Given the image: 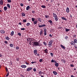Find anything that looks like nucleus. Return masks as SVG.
Returning <instances> with one entry per match:
<instances>
[{
	"instance_id": "1",
	"label": "nucleus",
	"mask_w": 77,
	"mask_h": 77,
	"mask_svg": "<svg viewBox=\"0 0 77 77\" xmlns=\"http://www.w3.org/2000/svg\"><path fill=\"white\" fill-rule=\"evenodd\" d=\"M33 46L35 47V46H41V45L39 44V43L38 42H33Z\"/></svg>"
},
{
	"instance_id": "2",
	"label": "nucleus",
	"mask_w": 77,
	"mask_h": 77,
	"mask_svg": "<svg viewBox=\"0 0 77 77\" xmlns=\"http://www.w3.org/2000/svg\"><path fill=\"white\" fill-rule=\"evenodd\" d=\"M53 14L54 15V17L55 20L56 21H57L58 19V17L57 16L56 14L54 13H53Z\"/></svg>"
},
{
	"instance_id": "3",
	"label": "nucleus",
	"mask_w": 77,
	"mask_h": 77,
	"mask_svg": "<svg viewBox=\"0 0 77 77\" xmlns=\"http://www.w3.org/2000/svg\"><path fill=\"white\" fill-rule=\"evenodd\" d=\"M53 40H51L48 43V45H49V47L50 48L51 47V46L52 44V42H53Z\"/></svg>"
},
{
	"instance_id": "4",
	"label": "nucleus",
	"mask_w": 77,
	"mask_h": 77,
	"mask_svg": "<svg viewBox=\"0 0 77 77\" xmlns=\"http://www.w3.org/2000/svg\"><path fill=\"white\" fill-rule=\"evenodd\" d=\"M43 29L44 31V32L45 36H46L47 35V29H46V28H45V29Z\"/></svg>"
},
{
	"instance_id": "5",
	"label": "nucleus",
	"mask_w": 77,
	"mask_h": 77,
	"mask_svg": "<svg viewBox=\"0 0 77 77\" xmlns=\"http://www.w3.org/2000/svg\"><path fill=\"white\" fill-rule=\"evenodd\" d=\"M39 28H42L44 27H47V25L45 24L42 25H39L38 26Z\"/></svg>"
},
{
	"instance_id": "6",
	"label": "nucleus",
	"mask_w": 77,
	"mask_h": 77,
	"mask_svg": "<svg viewBox=\"0 0 77 77\" xmlns=\"http://www.w3.org/2000/svg\"><path fill=\"white\" fill-rule=\"evenodd\" d=\"M42 51H43V52H44V53H45V54H48V50L47 49H45L43 50H42Z\"/></svg>"
},
{
	"instance_id": "7",
	"label": "nucleus",
	"mask_w": 77,
	"mask_h": 77,
	"mask_svg": "<svg viewBox=\"0 0 77 77\" xmlns=\"http://www.w3.org/2000/svg\"><path fill=\"white\" fill-rule=\"evenodd\" d=\"M70 45H75V43L73 41H72L70 42Z\"/></svg>"
},
{
	"instance_id": "8",
	"label": "nucleus",
	"mask_w": 77,
	"mask_h": 77,
	"mask_svg": "<svg viewBox=\"0 0 77 77\" xmlns=\"http://www.w3.org/2000/svg\"><path fill=\"white\" fill-rule=\"evenodd\" d=\"M32 69H33V68L32 67H29L28 68H27V69H26V71H29L30 70H32Z\"/></svg>"
},
{
	"instance_id": "9",
	"label": "nucleus",
	"mask_w": 77,
	"mask_h": 77,
	"mask_svg": "<svg viewBox=\"0 0 77 77\" xmlns=\"http://www.w3.org/2000/svg\"><path fill=\"white\" fill-rule=\"evenodd\" d=\"M48 22L49 23L50 25H53V22H52V21L51 20H49V21H48Z\"/></svg>"
},
{
	"instance_id": "10",
	"label": "nucleus",
	"mask_w": 77,
	"mask_h": 77,
	"mask_svg": "<svg viewBox=\"0 0 77 77\" xmlns=\"http://www.w3.org/2000/svg\"><path fill=\"white\" fill-rule=\"evenodd\" d=\"M21 67L22 68H26L27 67V66L26 65H21Z\"/></svg>"
},
{
	"instance_id": "11",
	"label": "nucleus",
	"mask_w": 77,
	"mask_h": 77,
	"mask_svg": "<svg viewBox=\"0 0 77 77\" xmlns=\"http://www.w3.org/2000/svg\"><path fill=\"white\" fill-rule=\"evenodd\" d=\"M59 64L58 63H55L54 65L56 66V67H58L59 66Z\"/></svg>"
},
{
	"instance_id": "12",
	"label": "nucleus",
	"mask_w": 77,
	"mask_h": 77,
	"mask_svg": "<svg viewBox=\"0 0 77 77\" xmlns=\"http://www.w3.org/2000/svg\"><path fill=\"white\" fill-rule=\"evenodd\" d=\"M3 0H1L0 1V5H3Z\"/></svg>"
},
{
	"instance_id": "13",
	"label": "nucleus",
	"mask_w": 77,
	"mask_h": 77,
	"mask_svg": "<svg viewBox=\"0 0 77 77\" xmlns=\"http://www.w3.org/2000/svg\"><path fill=\"white\" fill-rule=\"evenodd\" d=\"M66 12L67 13H69V7H67L66 8Z\"/></svg>"
},
{
	"instance_id": "14",
	"label": "nucleus",
	"mask_w": 77,
	"mask_h": 77,
	"mask_svg": "<svg viewBox=\"0 0 77 77\" xmlns=\"http://www.w3.org/2000/svg\"><path fill=\"white\" fill-rule=\"evenodd\" d=\"M0 32L1 33H2V34H4V33H5V31L4 30H0Z\"/></svg>"
},
{
	"instance_id": "15",
	"label": "nucleus",
	"mask_w": 77,
	"mask_h": 77,
	"mask_svg": "<svg viewBox=\"0 0 77 77\" xmlns=\"http://www.w3.org/2000/svg\"><path fill=\"white\" fill-rule=\"evenodd\" d=\"M34 53L35 54V55H36L37 54V50H35L34 51Z\"/></svg>"
},
{
	"instance_id": "16",
	"label": "nucleus",
	"mask_w": 77,
	"mask_h": 77,
	"mask_svg": "<svg viewBox=\"0 0 77 77\" xmlns=\"http://www.w3.org/2000/svg\"><path fill=\"white\" fill-rule=\"evenodd\" d=\"M53 73L55 75H57V73L55 71H53Z\"/></svg>"
},
{
	"instance_id": "17",
	"label": "nucleus",
	"mask_w": 77,
	"mask_h": 77,
	"mask_svg": "<svg viewBox=\"0 0 77 77\" xmlns=\"http://www.w3.org/2000/svg\"><path fill=\"white\" fill-rule=\"evenodd\" d=\"M60 46L61 47V48L63 49H65V48L62 45H60Z\"/></svg>"
},
{
	"instance_id": "18",
	"label": "nucleus",
	"mask_w": 77,
	"mask_h": 77,
	"mask_svg": "<svg viewBox=\"0 0 77 77\" xmlns=\"http://www.w3.org/2000/svg\"><path fill=\"white\" fill-rule=\"evenodd\" d=\"M30 8H30V6H28L27 7L26 10L27 11H28L30 9Z\"/></svg>"
},
{
	"instance_id": "19",
	"label": "nucleus",
	"mask_w": 77,
	"mask_h": 77,
	"mask_svg": "<svg viewBox=\"0 0 77 77\" xmlns=\"http://www.w3.org/2000/svg\"><path fill=\"white\" fill-rule=\"evenodd\" d=\"M51 62L52 63H57V61H55V60H53V59H52V60H51Z\"/></svg>"
},
{
	"instance_id": "20",
	"label": "nucleus",
	"mask_w": 77,
	"mask_h": 77,
	"mask_svg": "<svg viewBox=\"0 0 77 77\" xmlns=\"http://www.w3.org/2000/svg\"><path fill=\"white\" fill-rule=\"evenodd\" d=\"M61 61H62V62L64 63H65L66 62V61L64 60V59H62Z\"/></svg>"
},
{
	"instance_id": "21",
	"label": "nucleus",
	"mask_w": 77,
	"mask_h": 77,
	"mask_svg": "<svg viewBox=\"0 0 77 77\" xmlns=\"http://www.w3.org/2000/svg\"><path fill=\"white\" fill-rule=\"evenodd\" d=\"M29 41H35V40L33 38H30L29 39Z\"/></svg>"
},
{
	"instance_id": "22",
	"label": "nucleus",
	"mask_w": 77,
	"mask_h": 77,
	"mask_svg": "<svg viewBox=\"0 0 77 77\" xmlns=\"http://www.w3.org/2000/svg\"><path fill=\"white\" fill-rule=\"evenodd\" d=\"M7 9H8V8L7 7H4V9L5 11H7Z\"/></svg>"
},
{
	"instance_id": "23",
	"label": "nucleus",
	"mask_w": 77,
	"mask_h": 77,
	"mask_svg": "<svg viewBox=\"0 0 77 77\" xmlns=\"http://www.w3.org/2000/svg\"><path fill=\"white\" fill-rule=\"evenodd\" d=\"M38 21L37 20H35L33 22V24L34 25L36 24L37 23Z\"/></svg>"
},
{
	"instance_id": "24",
	"label": "nucleus",
	"mask_w": 77,
	"mask_h": 77,
	"mask_svg": "<svg viewBox=\"0 0 77 77\" xmlns=\"http://www.w3.org/2000/svg\"><path fill=\"white\" fill-rule=\"evenodd\" d=\"M61 19H62L63 20H65V21H67V19L66 18H65L64 17H61Z\"/></svg>"
},
{
	"instance_id": "25",
	"label": "nucleus",
	"mask_w": 77,
	"mask_h": 77,
	"mask_svg": "<svg viewBox=\"0 0 77 77\" xmlns=\"http://www.w3.org/2000/svg\"><path fill=\"white\" fill-rule=\"evenodd\" d=\"M21 14H22V16H23V17L25 16V15H26L23 12H22Z\"/></svg>"
},
{
	"instance_id": "26",
	"label": "nucleus",
	"mask_w": 77,
	"mask_h": 77,
	"mask_svg": "<svg viewBox=\"0 0 77 77\" xmlns=\"http://www.w3.org/2000/svg\"><path fill=\"white\" fill-rule=\"evenodd\" d=\"M40 35L43 34V31H42V30H41V31H40Z\"/></svg>"
},
{
	"instance_id": "27",
	"label": "nucleus",
	"mask_w": 77,
	"mask_h": 77,
	"mask_svg": "<svg viewBox=\"0 0 77 77\" xmlns=\"http://www.w3.org/2000/svg\"><path fill=\"white\" fill-rule=\"evenodd\" d=\"M14 34V31H12V32H11V35L13 36Z\"/></svg>"
},
{
	"instance_id": "28",
	"label": "nucleus",
	"mask_w": 77,
	"mask_h": 77,
	"mask_svg": "<svg viewBox=\"0 0 77 77\" xmlns=\"http://www.w3.org/2000/svg\"><path fill=\"white\" fill-rule=\"evenodd\" d=\"M74 42H75V43H77V39H75L74 40Z\"/></svg>"
},
{
	"instance_id": "29",
	"label": "nucleus",
	"mask_w": 77,
	"mask_h": 77,
	"mask_svg": "<svg viewBox=\"0 0 77 77\" xmlns=\"http://www.w3.org/2000/svg\"><path fill=\"white\" fill-rule=\"evenodd\" d=\"M42 71H40L38 72V74L39 75H41L42 74Z\"/></svg>"
},
{
	"instance_id": "30",
	"label": "nucleus",
	"mask_w": 77,
	"mask_h": 77,
	"mask_svg": "<svg viewBox=\"0 0 77 77\" xmlns=\"http://www.w3.org/2000/svg\"><path fill=\"white\" fill-rule=\"evenodd\" d=\"M5 39H6L9 40V37H5Z\"/></svg>"
},
{
	"instance_id": "31",
	"label": "nucleus",
	"mask_w": 77,
	"mask_h": 77,
	"mask_svg": "<svg viewBox=\"0 0 77 77\" xmlns=\"http://www.w3.org/2000/svg\"><path fill=\"white\" fill-rule=\"evenodd\" d=\"M7 7H8V8H10V4H7Z\"/></svg>"
},
{
	"instance_id": "32",
	"label": "nucleus",
	"mask_w": 77,
	"mask_h": 77,
	"mask_svg": "<svg viewBox=\"0 0 77 77\" xmlns=\"http://www.w3.org/2000/svg\"><path fill=\"white\" fill-rule=\"evenodd\" d=\"M41 7V8H46L45 6H44V5H42Z\"/></svg>"
},
{
	"instance_id": "33",
	"label": "nucleus",
	"mask_w": 77,
	"mask_h": 77,
	"mask_svg": "<svg viewBox=\"0 0 77 77\" xmlns=\"http://www.w3.org/2000/svg\"><path fill=\"white\" fill-rule=\"evenodd\" d=\"M69 31H70V29H66V32H69Z\"/></svg>"
},
{
	"instance_id": "34",
	"label": "nucleus",
	"mask_w": 77,
	"mask_h": 77,
	"mask_svg": "<svg viewBox=\"0 0 77 77\" xmlns=\"http://www.w3.org/2000/svg\"><path fill=\"white\" fill-rule=\"evenodd\" d=\"M38 21H40V22H42V19L39 18H38Z\"/></svg>"
},
{
	"instance_id": "35",
	"label": "nucleus",
	"mask_w": 77,
	"mask_h": 77,
	"mask_svg": "<svg viewBox=\"0 0 77 77\" xmlns=\"http://www.w3.org/2000/svg\"><path fill=\"white\" fill-rule=\"evenodd\" d=\"M18 33L17 35H19L20 36H21V33L20 32H17Z\"/></svg>"
},
{
	"instance_id": "36",
	"label": "nucleus",
	"mask_w": 77,
	"mask_h": 77,
	"mask_svg": "<svg viewBox=\"0 0 77 77\" xmlns=\"http://www.w3.org/2000/svg\"><path fill=\"white\" fill-rule=\"evenodd\" d=\"M30 25V23H27L26 25L27 26H29Z\"/></svg>"
},
{
	"instance_id": "37",
	"label": "nucleus",
	"mask_w": 77,
	"mask_h": 77,
	"mask_svg": "<svg viewBox=\"0 0 77 77\" xmlns=\"http://www.w3.org/2000/svg\"><path fill=\"white\" fill-rule=\"evenodd\" d=\"M70 66L71 67H74V65H73V64H70Z\"/></svg>"
},
{
	"instance_id": "38",
	"label": "nucleus",
	"mask_w": 77,
	"mask_h": 77,
	"mask_svg": "<svg viewBox=\"0 0 77 77\" xmlns=\"http://www.w3.org/2000/svg\"><path fill=\"white\" fill-rule=\"evenodd\" d=\"M45 17L46 18H48L49 17V16L48 15H45Z\"/></svg>"
},
{
	"instance_id": "39",
	"label": "nucleus",
	"mask_w": 77,
	"mask_h": 77,
	"mask_svg": "<svg viewBox=\"0 0 77 77\" xmlns=\"http://www.w3.org/2000/svg\"><path fill=\"white\" fill-rule=\"evenodd\" d=\"M9 46L11 47H13V44H11L9 45Z\"/></svg>"
},
{
	"instance_id": "40",
	"label": "nucleus",
	"mask_w": 77,
	"mask_h": 77,
	"mask_svg": "<svg viewBox=\"0 0 77 77\" xmlns=\"http://www.w3.org/2000/svg\"><path fill=\"white\" fill-rule=\"evenodd\" d=\"M50 55H51V57H53V54L52 53H50Z\"/></svg>"
},
{
	"instance_id": "41",
	"label": "nucleus",
	"mask_w": 77,
	"mask_h": 77,
	"mask_svg": "<svg viewBox=\"0 0 77 77\" xmlns=\"http://www.w3.org/2000/svg\"><path fill=\"white\" fill-rule=\"evenodd\" d=\"M44 45H45L47 46V43H46L45 42H43Z\"/></svg>"
},
{
	"instance_id": "42",
	"label": "nucleus",
	"mask_w": 77,
	"mask_h": 77,
	"mask_svg": "<svg viewBox=\"0 0 77 77\" xmlns=\"http://www.w3.org/2000/svg\"><path fill=\"white\" fill-rule=\"evenodd\" d=\"M25 63H26V64L27 65H30L31 64V63H28L27 62H25Z\"/></svg>"
},
{
	"instance_id": "43",
	"label": "nucleus",
	"mask_w": 77,
	"mask_h": 77,
	"mask_svg": "<svg viewBox=\"0 0 77 77\" xmlns=\"http://www.w3.org/2000/svg\"><path fill=\"white\" fill-rule=\"evenodd\" d=\"M19 49H20L19 47H16V49H17V50H19Z\"/></svg>"
},
{
	"instance_id": "44",
	"label": "nucleus",
	"mask_w": 77,
	"mask_h": 77,
	"mask_svg": "<svg viewBox=\"0 0 77 77\" xmlns=\"http://www.w3.org/2000/svg\"><path fill=\"white\" fill-rule=\"evenodd\" d=\"M42 60H43V59H40L39 60V62H42Z\"/></svg>"
},
{
	"instance_id": "45",
	"label": "nucleus",
	"mask_w": 77,
	"mask_h": 77,
	"mask_svg": "<svg viewBox=\"0 0 77 77\" xmlns=\"http://www.w3.org/2000/svg\"><path fill=\"white\" fill-rule=\"evenodd\" d=\"M68 38V37L67 36H66L65 37V39H66Z\"/></svg>"
},
{
	"instance_id": "46",
	"label": "nucleus",
	"mask_w": 77,
	"mask_h": 77,
	"mask_svg": "<svg viewBox=\"0 0 77 77\" xmlns=\"http://www.w3.org/2000/svg\"><path fill=\"white\" fill-rule=\"evenodd\" d=\"M5 69H6V72H9V71H8V68H7V67H5Z\"/></svg>"
},
{
	"instance_id": "47",
	"label": "nucleus",
	"mask_w": 77,
	"mask_h": 77,
	"mask_svg": "<svg viewBox=\"0 0 77 77\" xmlns=\"http://www.w3.org/2000/svg\"><path fill=\"white\" fill-rule=\"evenodd\" d=\"M7 2L9 3H11V0H7Z\"/></svg>"
},
{
	"instance_id": "48",
	"label": "nucleus",
	"mask_w": 77,
	"mask_h": 77,
	"mask_svg": "<svg viewBox=\"0 0 77 77\" xmlns=\"http://www.w3.org/2000/svg\"><path fill=\"white\" fill-rule=\"evenodd\" d=\"M20 5L21 7H23V4L22 3H20Z\"/></svg>"
},
{
	"instance_id": "49",
	"label": "nucleus",
	"mask_w": 77,
	"mask_h": 77,
	"mask_svg": "<svg viewBox=\"0 0 77 77\" xmlns=\"http://www.w3.org/2000/svg\"><path fill=\"white\" fill-rule=\"evenodd\" d=\"M23 22L24 23H26V20H23Z\"/></svg>"
},
{
	"instance_id": "50",
	"label": "nucleus",
	"mask_w": 77,
	"mask_h": 77,
	"mask_svg": "<svg viewBox=\"0 0 77 77\" xmlns=\"http://www.w3.org/2000/svg\"><path fill=\"white\" fill-rule=\"evenodd\" d=\"M32 22H34L35 21V19L34 18H32Z\"/></svg>"
},
{
	"instance_id": "51",
	"label": "nucleus",
	"mask_w": 77,
	"mask_h": 77,
	"mask_svg": "<svg viewBox=\"0 0 77 77\" xmlns=\"http://www.w3.org/2000/svg\"><path fill=\"white\" fill-rule=\"evenodd\" d=\"M21 30H25V29L24 28H21Z\"/></svg>"
},
{
	"instance_id": "52",
	"label": "nucleus",
	"mask_w": 77,
	"mask_h": 77,
	"mask_svg": "<svg viewBox=\"0 0 77 77\" xmlns=\"http://www.w3.org/2000/svg\"><path fill=\"white\" fill-rule=\"evenodd\" d=\"M73 36L74 38H75V37H76V35L75 34H74Z\"/></svg>"
},
{
	"instance_id": "53",
	"label": "nucleus",
	"mask_w": 77,
	"mask_h": 77,
	"mask_svg": "<svg viewBox=\"0 0 77 77\" xmlns=\"http://www.w3.org/2000/svg\"><path fill=\"white\" fill-rule=\"evenodd\" d=\"M9 75V72H8V73H7V75H6V77L8 76Z\"/></svg>"
},
{
	"instance_id": "54",
	"label": "nucleus",
	"mask_w": 77,
	"mask_h": 77,
	"mask_svg": "<svg viewBox=\"0 0 77 77\" xmlns=\"http://www.w3.org/2000/svg\"><path fill=\"white\" fill-rule=\"evenodd\" d=\"M5 44H8V42L7 41H5Z\"/></svg>"
},
{
	"instance_id": "55",
	"label": "nucleus",
	"mask_w": 77,
	"mask_h": 77,
	"mask_svg": "<svg viewBox=\"0 0 77 77\" xmlns=\"http://www.w3.org/2000/svg\"><path fill=\"white\" fill-rule=\"evenodd\" d=\"M37 54V56L40 57V54H38L37 53V54Z\"/></svg>"
},
{
	"instance_id": "56",
	"label": "nucleus",
	"mask_w": 77,
	"mask_h": 77,
	"mask_svg": "<svg viewBox=\"0 0 77 77\" xmlns=\"http://www.w3.org/2000/svg\"><path fill=\"white\" fill-rule=\"evenodd\" d=\"M31 63H32V64H33L34 63H36V62H32Z\"/></svg>"
},
{
	"instance_id": "57",
	"label": "nucleus",
	"mask_w": 77,
	"mask_h": 77,
	"mask_svg": "<svg viewBox=\"0 0 77 77\" xmlns=\"http://www.w3.org/2000/svg\"><path fill=\"white\" fill-rule=\"evenodd\" d=\"M33 71L34 72H35L36 71V69L35 68H34L33 69Z\"/></svg>"
},
{
	"instance_id": "58",
	"label": "nucleus",
	"mask_w": 77,
	"mask_h": 77,
	"mask_svg": "<svg viewBox=\"0 0 77 77\" xmlns=\"http://www.w3.org/2000/svg\"><path fill=\"white\" fill-rule=\"evenodd\" d=\"M49 36L51 37H52V35L51 34H49Z\"/></svg>"
},
{
	"instance_id": "59",
	"label": "nucleus",
	"mask_w": 77,
	"mask_h": 77,
	"mask_svg": "<svg viewBox=\"0 0 77 77\" xmlns=\"http://www.w3.org/2000/svg\"><path fill=\"white\" fill-rule=\"evenodd\" d=\"M2 57V54H1L0 53V57Z\"/></svg>"
},
{
	"instance_id": "60",
	"label": "nucleus",
	"mask_w": 77,
	"mask_h": 77,
	"mask_svg": "<svg viewBox=\"0 0 77 77\" xmlns=\"http://www.w3.org/2000/svg\"><path fill=\"white\" fill-rule=\"evenodd\" d=\"M30 38H27L26 39H27V41H29V39H30Z\"/></svg>"
},
{
	"instance_id": "61",
	"label": "nucleus",
	"mask_w": 77,
	"mask_h": 77,
	"mask_svg": "<svg viewBox=\"0 0 77 77\" xmlns=\"http://www.w3.org/2000/svg\"><path fill=\"white\" fill-rule=\"evenodd\" d=\"M32 14H34V13H35V11H32Z\"/></svg>"
},
{
	"instance_id": "62",
	"label": "nucleus",
	"mask_w": 77,
	"mask_h": 77,
	"mask_svg": "<svg viewBox=\"0 0 77 77\" xmlns=\"http://www.w3.org/2000/svg\"><path fill=\"white\" fill-rule=\"evenodd\" d=\"M70 17L71 18H72V16L71 15V14L70 15Z\"/></svg>"
},
{
	"instance_id": "63",
	"label": "nucleus",
	"mask_w": 77,
	"mask_h": 77,
	"mask_svg": "<svg viewBox=\"0 0 77 77\" xmlns=\"http://www.w3.org/2000/svg\"><path fill=\"white\" fill-rule=\"evenodd\" d=\"M75 48H77V47L76 46H75Z\"/></svg>"
},
{
	"instance_id": "64",
	"label": "nucleus",
	"mask_w": 77,
	"mask_h": 77,
	"mask_svg": "<svg viewBox=\"0 0 77 77\" xmlns=\"http://www.w3.org/2000/svg\"><path fill=\"white\" fill-rule=\"evenodd\" d=\"M71 77H75V76H73V75H71Z\"/></svg>"
}]
</instances>
